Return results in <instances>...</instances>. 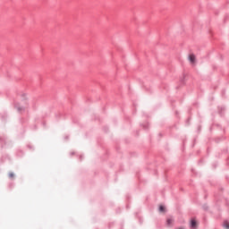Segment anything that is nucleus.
<instances>
[{
    "label": "nucleus",
    "mask_w": 229,
    "mask_h": 229,
    "mask_svg": "<svg viewBox=\"0 0 229 229\" xmlns=\"http://www.w3.org/2000/svg\"><path fill=\"white\" fill-rule=\"evenodd\" d=\"M15 176V174H13V173L9 174V178H13Z\"/></svg>",
    "instance_id": "nucleus-6"
},
{
    "label": "nucleus",
    "mask_w": 229,
    "mask_h": 229,
    "mask_svg": "<svg viewBox=\"0 0 229 229\" xmlns=\"http://www.w3.org/2000/svg\"><path fill=\"white\" fill-rule=\"evenodd\" d=\"M189 62L194 65V64H196V55H194V54H190L188 56Z\"/></svg>",
    "instance_id": "nucleus-1"
},
{
    "label": "nucleus",
    "mask_w": 229,
    "mask_h": 229,
    "mask_svg": "<svg viewBox=\"0 0 229 229\" xmlns=\"http://www.w3.org/2000/svg\"><path fill=\"white\" fill-rule=\"evenodd\" d=\"M159 212H165V207L164 206H159Z\"/></svg>",
    "instance_id": "nucleus-3"
},
{
    "label": "nucleus",
    "mask_w": 229,
    "mask_h": 229,
    "mask_svg": "<svg viewBox=\"0 0 229 229\" xmlns=\"http://www.w3.org/2000/svg\"><path fill=\"white\" fill-rule=\"evenodd\" d=\"M196 226H198V225L196 223V219L192 218L191 222V228H196Z\"/></svg>",
    "instance_id": "nucleus-2"
},
{
    "label": "nucleus",
    "mask_w": 229,
    "mask_h": 229,
    "mask_svg": "<svg viewBox=\"0 0 229 229\" xmlns=\"http://www.w3.org/2000/svg\"><path fill=\"white\" fill-rule=\"evenodd\" d=\"M173 222H174V220L172 218H168L166 221L168 226H170V225H173Z\"/></svg>",
    "instance_id": "nucleus-4"
},
{
    "label": "nucleus",
    "mask_w": 229,
    "mask_h": 229,
    "mask_svg": "<svg viewBox=\"0 0 229 229\" xmlns=\"http://www.w3.org/2000/svg\"><path fill=\"white\" fill-rule=\"evenodd\" d=\"M224 226L225 229H229V222L228 221L224 222Z\"/></svg>",
    "instance_id": "nucleus-5"
}]
</instances>
